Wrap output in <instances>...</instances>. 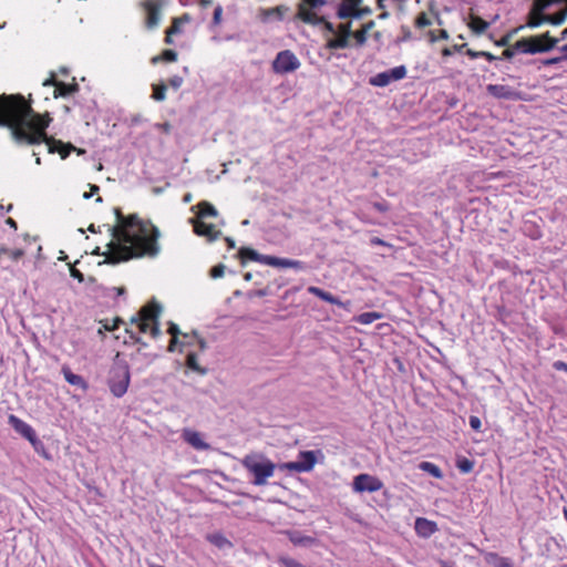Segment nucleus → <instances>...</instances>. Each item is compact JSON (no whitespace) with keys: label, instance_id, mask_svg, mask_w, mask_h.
Instances as JSON below:
<instances>
[{"label":"nucleus","instance_id":"1","mask_svg":"<svg viewBox=\"0 0 567 567\" xmlns=\"http://www.w3.org/2000/svg\"><path fill=\"white\" fill-rule=\"evenodd\" d=\"M50 122L49 114L35 113L23 95L0 94V126L9 128L17 145L29 146L45 142L49 153L58 152L62 158H66L76 148L72 144L49 137L47 128Z\"/></svg>","mask_w":567,"mask_h":567},{"label":"nucleus","instance_id":"2","mask_svg":"<svg viewBox=\"0 0 567 567\" xmlns=\"http://www.w3.org/2000/svg\"><path fill=\"white\" fill-rule=\"evenodd\" d=\"M116 225L109 226L111 241L107 250L102 252L100 247L93 255H104L102 264L117 265L131 259L142 257H156L161 247L158 244L159 230L151 221L142 220L137 214L123 215L118 207L114 208Z\"/></svg>","mask_w":567,"mask_h":567},{"label":"nucleus","instance_id":"3","mask_svg":"<svg viewBox=\"0 0 567 567\" xmlns=\"http://www.w3.org/2000/svg\"><path fill=\"white\" fill-rule=\"evenodd\" d=\"M303 17L305 23L319 27L322 37L326 40L327 49L339 50L349 47L352 25L351 22L339 23L334 27L333 23L317 13L305 12Z\"/></svg>","mask_w":567,"mask_h":567},{"label":"nucleus","instance_id":"4","mask_svg":"<svg viewBox=\"0 0 567 567\" xmlns=\"http://www.w3.org/2000/svg\"><path fill=\"white\" fill-rule=\"evenodd\" d=\"M131 374L128 363L120 359L117 353L109 372L107 384L111 393L116 398H122L130 385Z\"/></svg>","mask_w":567,"mask_h":567},{"label":"nucleus","instance_id":"5","mask_svg":"<svg viewBox=\"0 0 567 567\" xmlns=\"http://www.w3.org/2000/svg\"><path fill=\"white\" fill-rule=\"evenodd\" d=\"M245 467L254 475L252 483L255 485H262L266 478L274 473V465L269 461H259L254 457H246L244 461Z\"/></svg>","mask_w":567,"mask_h":567},{"label":"nucleus","instance_id":"6","mask_svg":"<svg viewBox=\"0 0 567 567\" xmlns=\"http://www.w3.org/2000/svg\"><path fill=\"white\" fill-rule=\"evenodd\" d=\"M527 54H537L548 52L554 49L559 42V39L551 37L547 31L539 35L527 37Z\"/></svg>","mask_w":567,"mask_h":567},{"label":"nucleus","instance_id":"7","mask_svg":"<svg viewBox=\"0 0 567 567\" xmlns=\"http://www.w3.org/2000/svg\"><path fill=\"white\" fill-rule=\"evenodd\" d=\"M8 423L13 427V430L28 440L35 451H39V447L43 446L41 440L37 436L35 431L31 425L16 416L14 414H10L8 417Z\"/></svg>","mask_w":567,"mask_h":567},{"label":"nucleus","instance_id":"8","mask_svg":"<svg viewBox=\"0 0 567 567\" xmlns=\"http://www.w3.org/2000/svg\"><path fill=\"white\" fill-rule=\"evenodd\" d=\"M162 306L156 301H151L141 308V316L146 320H151L152 326L150 328V333L154 339H157L162 336L161 324H159V316L162 313Z\"/></svg>","mask_w":567,"mask_h":567},{"label":"nucleus","instance_id":"9","mask_svg":"<svg viewBox=\"0 0 567 567\" xmlns=\"http://www.w3.org/2000/svg\"><path fill=\"white\" fill-rule=\"evenodd\" d=\"M383 488V482L373 475L362 473L357 475L352 482V489L355 493H374Z\"/></svg>","mask_w":567,"mask_h":567},{"label":"nucleus","instance_id":"10","mask_svg":"<svg viewBox=\"0 0 567 567\" xmlns=\"http://www.w3.org/2000/svg\"><path fill=\"white\" fill-rule=\"evenodd\" d=\"M406 68L399 65L384 72H380L370 79V84L378 87H384L393 81H400L406 76Z\"/></svg>","mask_w":567,"mask_h":567},{"label":"nucleus","instance_id":"11","mask_svg":"<svg viewBox=\"0 0 567 567\" xmlns=\"http://www.w3.org/2000/svg\"><path fill=\"white\" fill-rule=\"evenodd\" d=\"M239 257L241 258L243 264L246 260H252L257 262H261L269 266L275 267H284V258L261 255L252 248L244 247L238 251Z\"/></svg>","mask_w":567,"mask_h":567},{"label":"nucleus","instance_id":"12","mask_svg":"<svg viewBox=\"0 0 567 567\" xmlns=\"http://www.w3.org/2000/svg\"><path fill=\"white\" fill-rule=\"evenodd\" d=\"M142 7L146 11L145 25L147 29L153 30L158 27L162 18V2L161 0H144Z\"/></svg>","mask_w":567,"mask_h":567},{"label":"nucleus","instance_id":"13","mask_svg":"<svg viewBox=\"0 0 567 567\" xmlns=\"http://www.w3.org/2000/svg\"><path fill=\"white\" fill-rule=\"evenodd\" d=\"M486 91L489 95L498 100L516 101L520 99V93L509 85L488 84Z\"/></svg>","mask_w":567,"mask_h":567},{"label":"nucleus","instance_id":"14","mask_svg":"<svg viewBox=\"0 0 567 567\" xmlns=\"http://www.w3.org/2000/svg\"><path fill=\"white\" fill-rule=\"evenodd\" d=\"M316 464V455L312 451L301 452L297 462L286 463L287 470H293L297 472H308L313 468Z\"/></svg>","mask_w":567,"mask_h":567},{"label":"nucleus","instance_id":"15","mask_svg":"<svg viewBox=\"0 0 567 567\" xmlns=\"http://www.w3.org/2000/svg\"><path fill=\"white\" fill-rule=\"evenodd\" d=\"M553 0H536L534 8L529 12L527 25L529 28L539 27L543 22H545V14L543 10L549 6Z\"/></svg>","mask_w":567,"mask_h":567},{"label":"nucleus","instance_id":"16","mask_svg":"<svg viewBox=\"0 0 567 567\" xmlns=\"http://www.w3.org/2000/svg\"><path fill=\"white\" fill-rule=\"evenodd\" d=\"M308 292L320 298L323 301H327L331 305H337L347 310H349V308L351 306V301H349V300L341 301L339 298L334 297L332 293L324 291L323 289L316 287V286L308 287Z\"/></svg>","mask_w":567,"mask_h":567},{"label":"nucleus","instance_id":"17","mask_svg":"<svg viewBox=\"0 0 567 567\" xmlns=\"http://www.w3.org/2000/svg\"><path fill=\"white\" fill-rule=\"evenodd\" d=\"M194 226V231L198 236L207 237L208 241H215L221 236L220 230H216L215 226L212 224H206L202 220H192Z\"/></svg>","mask_w":567,"mask_h":567},{"label":"nucleus","instance_id":"18","mask_svg":"<svg viewBox=\"0 0 567 567\" xmlns=\"http://www.w3.org/2000/svg\"><path fill=\"white\" fill-rule=\"evenodd\" d=\"M182 437L195 450L207 451L210 449V445L203 440L202 434L197 431L185 429L183 430Z\"/></svg>","mask_w":567,"mask_h":567},{"label":"nucleus","instance_id":"19","mask_svg":"<svg viewBox=\"0 0 567 567\" xmlns=\"http://www.w3.org/2000/svg\"><path fill=\"white\" fill-rule=\"evenodd\" d=\"M363 0H340L337 9V16L340 19L353 18L359 6L362 4Z\"/></svg>","mask_w":567,"mask_h":567},{"label":"nucleus","instance_id":"20","mask_svg":"<svg viewBox=\"0 0 567 567\" xmlns=\"http://www.w3.org/2000/svg\"><path fill=\"white\" fill-rule=\"evenodd\" d=\"M284 10V7L282 6H277L275 8H259L258 9V19L264 22V23H268V22H271V21H280L282 19V11Z\"/></svg>","mask_w":567,"mask_h":567},{"label":"nucleus","instance_id":"21","mask_svg":"<svg viewBox=\"0 0 567 567\" xmlns=\"http://www.w3.org/2000/svg\"><path fill=\"white\" fill-rule=\"evenodd\" d=\"M62 373L65 381L83 391H86L89 388L87 382L80 374H75L71 371L69 367H62Z\"/></svg>","mask_w":567,"mask_h":567},{"label":"nucleus","instance_id":"22","mask_svg":"<svg viewBox=\"0 0 567 567\" xmlns=\"http://www.w3.org/2000/svg\"><path fill=\"white\" fill-rule=\"evenodd\" d=\"M436 524L426 518L419 517L415 520V530L420 536L429 537L436 532Z\"/></svg>","mask_w":567,"mask_h":567},{"label":"nucleus","instance_id":"23","mask_svg":"<svg viewBox=\"0 0 567 567\" xmlns=\"http://www.w3.org/2000/svg\"><path fill=\"white\" fill-rule=\"evenodd\" d=\"M182 21L189 22L190 21V16L188 13H184L182 17H177V18L173 19L172 25L165 32L166 35H165L164 42L166 44H173L174 41H173L172 37L174 34L181 33V29L178 27V22H182Z\"/></svg>","mask_w":567,"mask_h":567},{"label":"nucleus","instance_id":"24","mask_svg":"<svg viewBox=\"0 0 567 567\" xmlns=\"http://www.w3.org/2000/svg\"><path fill=\"white\" fill-rule=\"evenodd\" d=\"M80 90L78 83H65L60 81L56 84V89H54L53 96L55 99L58 97H65L69 96Z\"/></svg>","mask_w":567,"mask_h":567},{"label":"nucleus","instance_id":"25","mask_svg":"<svg viewBox=\"0 0 567 567\" xmlns=\"http://www.w3.org/2000/svg\"><path fill=\"white\" fill-rule=\"evenodd\" d=\"M195 208H197V215L199 218H215L218 216L217 209L209 202L202 200L192 209Z\"/></svg>","mask_w":567,"mask_h":567},{"label":"nucleus","instance_id":"26","mask_svg":"<svg viewBox=\"0 0 567 567\" xmlns=\"http://www.w3.org/2000/svg\"><path fill=\"white\" fill-rule=\"evenodd\" d=\"M326 3L324 0H302L298 7V18L303 21V13H316L312 9L322 7Z\"/></svg>","mask_w":567,"mask_h":567},{"label":"nucleus","instance_id":"27","mask_svg":"<svg viewBox=\"0 0 567 567\" xmlns=\"http://www.w3.org/2000/svg\"><path fill=\"white\" fill-rule=\"evenodd\" d=\"M484 560L493 567H513V564L508 558L502 557L497 553H486L484 555Z\"/></svg>","mask_w":567,"mask_h":567},{"label":"nucleus","instance_id":"28","mask_svg":"<svg viewBox=\"0 0 567 567\" xmlns=\"http://www.w3.org/2000/svg\"><path fill=\"white\" fill-rule=\"evenodd\" d=\"M467 25L475 34H482L489 28V23L487 21L475 14H470Z\"/></svg>","mask_w":567,"mask_h":567},{"label":"nucleus","instance_id":"29","mask_svg":"<svg viewBox=\"0 0 567 567\" xmlns=\"http://www.w3.org/2000/svg\"><path fill=\"white\" fill-rule=\"evenodd\" d=\"M207 539L219 549H227L233 547L231 542L228 540L221 533L209 534L207 535Z\"/></svg>","mask_w":567,"mask_h":567},{"label":"nucleus","instance_id":"30","mask_svg":"<svg viewBox=\"0 0 567 567\" xmlns=\"http://www.w3.org/2000/svg\"><path fill=\"white\" fill-rule=\"evenodd\" d=\"M185 364L188 369L193 370L194 372H197L200 375H205L207 373V369L199 365L196 353H188L186 357Z\"/></svg>","mask_w":567,"mask_h":567},{"label":"nucleus","instance_id":"31","mask_svg":"<svg viewBox=\"0 0 567 567\" xmlns=\"http://www.w3.org/2000/svg\"><path fill=\"white\" fill-rule=\"evenodd\" d=\"M383 315L381 312L372 311V312H363L359 316H355L353 320L360 324H371L372 322L381 319Z\"/></svg>","mask_w":567,"mask_h":567},{"label":"nucleus","instance_id":"32","mask_svg":"<svg viewBox=\"0 0 567 567\" xmlns=\"http://www.w3.org/2000/svg\"><path fill=\"white\" fill-rule=\"evenodd\" d=\"M167 332L172 336V339H171V342L168 346V351L173 352L175 350L176 344H183L182 342L178 341V338H177L179 334H182V332H181L178 326L174 322H169Z\"/></svg>","mask_w":567,"mask_h":567},{"label":"nucleus","instance_id":"33","mask_svg":"<svg viewBox=\"0 0 567 567\" xmlns=\"http://www.w3.org/2000/svg\"><path fill=\"white\" fill-rule=\"evenodd\" d=\"M419 467H420V470L429 473L430 475H432L435 478L443 477V473H442L441 468L437 465H435L434 463L424 461V462L420 463Z\"/></svg>","mask_w":567,"mask_h":567},{"label":"nucleus","instance_id":"34","mask_svg":"<svg viewBox=\"0 0 567 567\" xmlns=\"http://www.w3.org/2000/svg\"><path fill=\"white\" fill-rule=\"evenodd\" d=\"M456 467L461 473L467 474L471 473L474 468V462L467 457H458L456 460Z\"/></svg>","mask_w":567,"mask_h":567},{"label":"nucleus","instance_id":"35","mask_svg":"<svg viewBox=\"0 0 567 567\" xmlns=\"http://www.w3.org/2000/svg\"><path fill=\"white\" fill-rule=\"evenodd\" d=\"M166 90H167V86L165 83H161V84H153V94H152V97L155 100V101H158V102H162L166 99Z\"/></svg>","mask_w":567,"mask_h":567},{"label":"nucleus","instance_id":"36","mask_svg":"<svg viewBox=\"0 0 567 567\" xmlns=\"http://www.w3.org/2000/svg\"><path fill=\"white\" fill-rule=\"evenodd\" d=\"M299 65L300 62L296 55L292 52L286 50V72L295 71L299 68Z\"/></svg>","mask_w":567,"mask_h":567},{"label":"nucleus","instance_id":"37","mask_svg":"<svg viewBox=\"0 0 567 567\" xmlns=\"http://www.w3.org/2000/svg\"><path fill=\"white\" fill-rule=\"evenodd\" d=\"M566 11H560L555 14H545V22H549L554 25L563 24L566 19Z\"/></svg>","mask_w":567,"mask_h":567},{"label":"nucleus","instance_id":"38","mask_svg":"<svg viewBox=\"0 0 567 567\" xmlns=\"http://www.w3.org/2000/svg\"><path fill=\"white\" fill-rule=\"evenodd\" d=\"M432 24V20L430 19V17L427 16L426 12L422 11L420 12L416 18H415V21H414V25L417 28V29H423V28H426L429 25Z\"/></svg>","mask_w":567,"mask_h":567},{"label":"nucleus","instance_id":"39","mask_svg":"<svg viewBox=\"0 0 567 567\" xmlns=\"http://www.w3.org/2000/svg\"><path fill=\"white\" fill-rule=\"evenodd\" d=\"M351 37L354 39L355 44L358 47L364 45L368 40V33L362 28H360L359 30H357L354 32L351 31L350 38Z\"/></svg>","mask_w":567,"mask_h":567},{"label":"nucleus","instance_id":"40","mask_svg":"<svg viewBox=\"0 0 567 567\" xmlns=\"http://www.w3.org/2000/svg\"><path fill=\"white\" fill-rule=\"evenodd\" d=\"M272 69L276 73H284V51L277 53Z\"/></svg>","mask_w":567,"mask_h":567},{"label":"nucleus","instance_id":"41","mask_svg":"<svg viewBox=\"0 0 567 567\" xmlns=\"http://www.w3.org/2000/svg\"><path fill=\"white\" fill-rule=\"evenodd\" d=\"M527 45H528V41H527V38H522L519 39L518 41H516L512 48L514 49L515 53L516 52H522V53H526L527 54Z\"/></svg>","mask_w":567,"mask_h":567},{"label":"nucleus","instance_id":"42","mask_svg":"<svg viewBox=\"0 0 567 567\" xmlns=\"http://www.w3.org/2000/svg\"><path fill=\"white\" fill-rule=\"evenodd\" d=\"M225 266L223 264H218L216 266H214L210 271H209V275L213 279H218V278H221L225 274Z\"/></svg>","mask_w":567,"mask_h":567},{"label":"nucleus","instance_id":"43","mask_svg":"<svg viewBox=\"0 0 567 567\" xmlns=\"http://www.w3.org/2000/svg\"><path fill=\"white\" fill-rule=\"evenodd\" d=\"M466 47V44H454L452 48H444L442 50V55L443 56H450L453 54V52H461L464 48Z\"/></svg>","mask_w":567,"mask_h":567},{"label":"nucleus","instance_id":"44","mask_svg":"<svg viewBox=\"0 0 567 567\" xmlns=\"http://www.w3.org/2000/svg\"><path fill=\"white\" fill-rule=\"evenodd\" d=\"M162 59L165 62H175L177 60V52L171 49L164 50Z\"/></svg>","mask_w":567,"mask_h":567},{"label":"nucleus","instance_id":"45","mask_svg":"<svg viewBox=\"0 0 567 567\" xmlns=\"http://www.w3.org/2000/svg\"><path fill=\"white\" fill-rule=\"evenodd\" d=\"M223 7L220 4L216 6L213 14V25H218L221 22Z\"/></svg>","mask_w":567,"mask_h":567},{"label":"nucleus","instance_id":"46","mask_svg":"<svg viewBox=\"0 0 567 567\" xmlns=\"http://www.w3.org/2000/svg\"><path fill=\"white\" fill-rule=\"evenodd\" d=\"M123 320L121 318H115L113 320V323H109V320L103 321V329L107 331H113L118 328L120 323H122Z\"/></svg>","mask_w":567,"mask_h":567},{"label":"nucleus","instance_id":"47","mask_svg":"<svg viewBox=\"0 0 567 567\" xmlns=\"http://www.w3.org/2000/svg\"><path fill=\"white\" fill-rule=\"evenodd\" d=\"M126 333L128 334L131 342L138 343L142 347H147V343L132 330L126 329Z\"/></svg>","mask_w":567,"mask_h":567},{"label":"nucleus","instance_id":"48","mask_svg":"<svg viewBox=\"0 0 567 567\" xmlns=\"http://www.w3.org/2000/svg\"><path fill=\"white\" fill-rule=\"evenodd\" d=\"M431 41L435 42L437 40H447L449 39V32L445 29H441L437 33V37L434 34L433 31L430 32Z\"/></svg>","mask_w":567,"mask_h":567},{"label":"nucleus","instance_id":"49","mask_svg":"<svg viewBox=\"0 0 567 567\" xmlns=\"http://www.w3.org/2000/svg\"><path fill=\"white\" fill-rule=\"evenodd\" d=\"M470 426L476 431V432H480L481 429H482V422H481V419L476 415H471L470 416Z\"/></svg>","mask_w":567,"mask_h":567},{"label":"nucleus","instance_id":"50","mask_svg":"<svg viewBox=\"0 0 567 567\" xmlns=\"http://www.w3.org/2000/svg\"><path fill=\"white\" fill-rule=\"evenodd\" d=\"M373 208L377 209L378 212L380 213H386L389 209H390V205L388 202L385 200H382V202H374L372 204Z\"/></svg>","mask_w":567,"mask_h":567},{"label":"nucleus","instance_id":"51","mask_svg":"<svg viewBox=\"0 0 567 567\" xmlns=\"http://www.w3.org/2000/svg\"><path fill=\"white\" fill-rule=\"evenodd\" d=\"M371 13H372V9L370 7H362V4H360L358 10L355 11V16H353V18H362V17L369 16Z\"/></svg>","mask_w":567,"mask_h":567},{"label":"nucleus","instance_id":"52","mask_svg":"<svg viewBox=\"0 0 567 567\" xmlns=\"http://www.w3.org/2000/svg\"><path fill=\"white\" fill-rule=\"evenodd\" d=\"M168 83L174 90H178L183 84V78L179 75H174L168 80Z\"/></svg>","mask_w":567,"mask_h":567},{"label":"nucleus","instance_id":"53","mask_svg":"<svg viewBox=\"0 0 567 567\" xmlns=\"http://www.w3.org/2000/svg\"><path fill=\"white\" fill-rule=\"evenodd\" d=\"M511 38H512V33H507V34L503 35L501 39L495 40L494 43L497 47H507L509 44Z\"/></svg>","mask_w":567,"mask_h":567},{"label":"nucleus","instance_id":"54","mask_svg":"<svg viewBox=\"0 0 567 567\" xmlns=\"http://www.w3.org/2000/svg\"><path fill=\"white\" fill-rule=\"evenodd\" d=\"M142 321L138 322V329L142 333H146L147 331H150V322L151 320H146L144 317H142Z\"/></svg>","mask_w":567,"mask_h":567},{"label":"nucleus","instance_id":"55","mask_svg":"<svg viewBox=\"0 0 567 567\" xmlns=\"http://www.w3.org/2000/svg\"><path fill=\"white\" fill-rule=\"evenodd\" d=\"M70 275L71 277H73L74 279H78L80 282H83L84 281V275L76 268L74 267H71L70 269Z\"/></svg>","mask_w":567,"mask_h":567},{"label":"nucleus","instance_id":"56","mask_svg":"<svg viewBox=\"0 0 567 567\" xmlns=\"http://www.w3.org/2000/svg\"><path fill=\"white\" fill-rule=\"evenodd\" d=\"M553 368H554L555 370H557V371H566V372H567V363H566V362H564V361H560V360L555 361V362L553 363Z\"/></svg>","mask_w":567,"mask_h":567},{"label":"nucleus","instance_id":"57","mask_svg":"<svg viewBox=\"0 0 567 567\" xmlns=\"http://www.w3.org/2000/svg\"><path fill=\"white\" fill-rule=\"evenodd\" d=\"M9 255L13 260H19L24 255V251L22 249L10 250Z\"/></svg>","mask_w":567,"mask_h":567},{"label":"nucleus","instance_id":"58","mask_svg":"<svg viewBox=\"0 0 567 567\" xmlns=\"http://www.w3.org/2000/svg\"><path fill=\"white\" fill-rule=\"evenodd\" d=\"M514 55H515V51L512 47L506 48L502 53V58L507 59V60L512 59Z\"/></svg>","mask_w":567,"mask_h":567},{"label":"nucleus","instance_id":"59","mask_svg":"<svg viewBox=\"0 0 567 567\" xmlns=\"http://www.w3.org/2000/svg\"><path fill=\"white\" fill-rule=\"evenodd\" d=\"M564 59V56H555V58H550V59H547L544 61V64L545 65H553V64H557L559 62H561Z\"/></svg>","mask_w":567,"mask_h":567},{"label":"nucleus","instance_id":"60","mask_svg":"<svg viewBox=\"0 0 567 567\" xmlns=\"http://www.w3.org/2000/svg\"><path fill=\"white\" fill-rule=\"evenodd\" d=\"M480 54H481V58H484L488 62H492V61H495L496 59H498L496 55L492 54L488 51H481Z\"/></svg>","mask_w":567,"mask_h":567},{"label":"nucleus","instance_id":"61","mask_svg":"<svg viewBox=\"0 0 567 567\" xmlns=\"http://www.w3.org/2000/svg\"><path fill=\"white\" fill-rule=\"evenodd\" d=\"M60 81H56L55 80V76L54 74L52 73L51 76L49 79H47L44 82H43V85L44 86H55L56 87V84L59 83Z\"/></svg>","mask_w":567,"mask_h":567},{"label":"nucleus","instance_id":"62","mask_svg":"<svg viewBox=\"0 0 567 567\" xmlns=\"http://www.w3.org/2000/svg\"><path fill=\"white\" fill-rule=\"evenodd\" d=\"M375 27V22L370 20L361 25V28L369 34V32Z\"/></svg>","mask_w":567,"mask_h":567},{"label":"nucleus","instance_id":"63","mask_svg":"<svg viewBox=\"0 0 567 567\" xmlns=\"http://www.w3.org/2000/svg\"><path fill=\"white\" fill-rule=\"evenodd\" d=\"M481 51H474L472 49L466 50V55H468L471 59H477L481 58Z\"/></svg>","mask_w":567,"mask_h":567},{"label":"nucleus","instance_id":"64","mask_svg":"<svg viewBox=\"0 0 567 567\" xmlns=\"http://www.w3.org/2000/svg\"><path fill=\"white\" fill-rule=\"evenodd\" d=\"M371 244L372 245H378V246H385V241L379 237H374L371 239Z\"/></svg>","mask_w":567,"mask_h":567}]
</instances>
